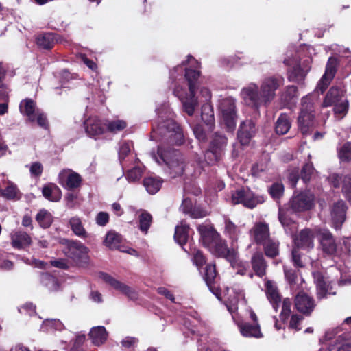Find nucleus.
<instances>
[{
  "mask_svg": "<svg viewBox=\"0 0 351 351\" xmlns=\"http://www.w3.org/2000/svg\"><path fill=\"white\" fill-rule=\"evenodd\" d=\"M302 254L300 251V249L293 248L291 251V261L293 265L297 268H303L304 264L302 261Z\"/></svg>",
  "mask_w": 351,
  "mask_h": 351,
  "instance_id": "58",
  "label": "nucleus"
},
{
  "mask_svg": "<svg viewBox=\"0 0 351 351\" xmlns=\"http://www.w3.org/2000/svg\"><path fill=\"white\" fill-rule=\"evenodd\" d=\"M200 234V241L203 246L208 248L215 243L221 235L217 232L213 225L200 224L197 228Z\"/></svg>",
  "mask_w": 351,
  "mask_h": 351,
  "instance_id": "19",
  "label": "nucleus"
},
{
  "mask_svg": "<svg viewBox=\"0 0 351 351\" xmlns=\"http://www.w3.org/2000/svg\"><path fill=\"white\" fill-rule=\"evenodd\" d=\"M153 158L160 165L164 163L171 178L184 174L186 163L181 152L169 146L162 144L158 146L157 152L152 154Z\"/></svg>",
  "mask_w": 351,
  "mask_h": 351,
  "instance_id": "1",
  "label": "nucleus"
},
{
  "mask_svg": "<svg viewBox=\"0 0 351 351\" xmlns=\"http://www.w3.org/2000/svg\"><path fill=\"white\" fill-rule=\"evenodd\" d=\"M298 88L295 86H287L282 93L281 99L286 105L295 104L298 98Z\"/></svg>",
  "mask_w": 351,
  "mask_h": 351,
  "instance_id": "39",
  "label": "nucleus"
},
{
  "mask_svg": "<svg viewBox=\"0 0 351 351\" xmlns=\"http://www.w3.org/2000/svg\"><path fill=\"white\" fill-rule=\"evenodd\" d=\"M316 237L324 254L333 255L337 252L336 239L330 230L324 228L316 229Z\"/></svg>",
  "mask_w": 351,
  "mask_h": 351,
  "instance_id": "12",
  "label": "nucleus"
},
{
  "mask_svg": "<svg viewBox=\"0 0 351 351\" xmlns=\"http://www.w3.org/2000/svg\"><path fill=\"white\" fill-rule=\"evenodd\" d=\"M348 206L343 200H339L334 203L331 208L330 215L332 227L335 230H339L346 219Z\"/></svg>",
  "mask_w": 351,
  "mask_h": 351,
  "instance_id": "16",
  "label": "nucleus"
},
{
  "mask_svg": "<svg viewBox=\"0 0 351 351\" xmlns=\"http://www.w3.org/2000/svg\"><path fill=\"white\" fill-rule=\"evenodd\" d=\"M85 131L90 137H96L106 132L105 122L97 117L88 118L84 122Z\"/></svg>",
  "mask_w": 351,
  "mask_h": 351,
  "instance_id": "23",
  "label": "nucleus"
},
{
  "mask_svg": "<svg viewBox=\"0 0 351 351\" xmlns=\"http://www.w3.org/2000/svg\"><path fill=\"white\" fill-rule=\"evenodd\" d=\"M307 73L308 71H304L300 64H296L287 70V79L289 82L302 84L304 82Z\"/></svg>",
  "mask_w": 351,
  "mask_h": 351,
  "instance_id": "29",
  "label": "nucleus"
},
{
  "mask_svg": "<svg viewBox=\"0 0 351 351\" xmlns=\"http://www.w3.org/2000/svg\"><path fill=\"white\" fill-rule=\"evenodd\" d=\"M338 157L342 162H349L351 161V142L344 143L337 152Z\"/></svg>",
  "mask_w": 351,
  "mask_h": 351,
  "instance_id": "51",
  "label": "nucleus"
},
{
  "mask_svg": "<svg viewBox=\"0 0 351 351\" xmlns=\"http://www.w3.org/2000/svg\"><path fill=\"white\" fill-rule=\"evenodd\" d=\"M36 221L42 228L46 229L51 226L53 220L51 214L48 210L41 209L36 216Z\"/></svg>",
  "mask_w": 351,
  "mask_h": 351,
  "instance_id": "43",
  "label": "nucleus"
},
{
  "mask_svg": "<svg viewBox=\"0 0 351 351\" xmlns=\"http://www.w3.org/2000/svg\"><path fill=\"white\" fill-rule=\"evenodd\" d=\"M263 252L267 258L276 259L280 254V242L272 238L269 239L263 244Z\"/></svg>",
  "mask_w": 351,
  "mask_h": 351,
  "instance_id": "31",
  "label": "nucleus"
},
{
  "mask_svg": "<svg viewBox=\"0 0 351 351\" xmlns=\"http://www.w3.org/2000/svg\"><path fill=\"white\" fill-rule=\"evenodd\" d=\"M100 277L108 285L112 287L114 289L121 291L128 298L135 300L138 298L137 292L130 287L122 283L121 282L116 280L110 274L101 272Z\"/></svg>",
  "mask_w": 351,
  "mask_h": 351,
  "instance_id": "17",
  "label": "nucleus"
},
{
  "mask_svg": "<svg viewBox=\"0 0 351 351\" xmlns=\"http://www.w3.org/2000/svg\"><path fill=\"white\" fill-rule=\"evenodd\" d=\"M196 91L190 93L186 99L182 101L184 112L189 115L192 116L194 114L195 109L198 105L197 97H196Z\"/></svg>",
  "mask_w": 351,
  "mask_h": 351,
  "instance_id": "37",
  "label": "nucleus"
},
{
  "mask_svg": "<svg viewBox=\"0 0 351 351\" xmlns=\"http://www.w3.org/2000/svg\"><path fill=\"white\" fill-rule=\"evenodd\" d=\"M152 221V216L150 213L144 211L139 215V229L143 232L147 233Z\"/></svg>",
  "mask_w": 351,
  "mask_h": 351,
  "instance_id": "53",
  "label": "nucleus"
},
{
  "mask_svg": "<svg viewBox=\"0 0 351 351\" xmlns=\"http://www.w3.org/2000/svg\"><path fill=\"white\" fill-rule=\"evenodd\" d=\"M92 343L95 346L103 344L107 339L108 332L104 326L93 327L89 333Z\"/></svg>",
  "mask_w": 351,
  "mask_h": 351,
  "instance_id": "33",
  "label": "nucleus"
},
{
  "mask_svg": "<svg viewBox=\"0 0 351 351\" xmlns=\"http://www.w3.org/2000/svg\"><path fill=\"white\" fill-rule=\"evenodd\" d=\"M207 215V211L204 208L200 206H195L189 215L193 219H199L206 217Z\"/></svg>",
  "mask_w": 351,
  "mask_h": 351,
  "instance_id": "63",
  "label": "nucleus"
},
{
  "mask_svg": "<svg viewBox=\"0 0 351 351\" xmlns=\"http://www.w3.org/2000/svg\"><path fill=\"white\" fill-rule=\"evenodd\" d=\"M131 152L130 143L128 141H123L120 144L119 149V160L123 167V161Z\"/></svg>",
  "mask_w": 351,
  "mask_h": 351,
  "instance_id": "57",
  "label": "nucleus"
},
{
  "mask_svg": "<svg viewBox=\"0 0 351 351\" xmlns=\"http://www.w3.org/2000/svg\"><path fill=\"white\" fill-rule=\"evenodd\" d=\"M285 187L281 182H274L268 189V193L271 198L275 200H279L284 195Z\"/></svg>",
  "mask_w": 351,
  "mask_h": 351,
  "instance_id": "50",
  "label": "nucleus"
},
{
  "mask_svg": "<svg viewBox=\"0 0 351 351\" xmlns=\"http://www.w3.org/2000/svg\"><path fill=\"white\" fill-rule=\"evenodd\" d=\"M201 110L202 120L209 130H212L215 123L214 111L212 106L208 103L204 104L202 106Z\"/></svg>",
  "mask_w": 351,
  "mask_h": 351,
  "instance_id": "35",
  "label": "nucleus"
},
{
  "mask_svg": "<svg viewBox=\"0 0 351 351\" xmlns=\"http://www.w3.org/2000/svg\"><path fill=\"white\" fill-rule=\"evenodd\" d=\"M32 243L31 237L25 232L17 231L11 236V245L16 250L29 247Z\"/></svg>",
  "mask_w": 351,
  "mask_h": 351,
  "instance_id": "25",
  "label": "nucleus"
},
{
  "mask_svg": "<svg viewBox=\"0 0 351 351\" xmlns=\"http://www.w3.org/2000/svg\"><path fill=\"white\" fill-rule=\"evenodd\" d=\"M314 171L315 168L311 162L306 163L303 165L300 171V178L305 184L311 181Z\"/></svg>",
  "mask_w": 351,
  "mask_h": 351,
  "instance_id": "54",
  "label": "nucleus"
},
{
  "mask_svg": "<svg viewBox=\"0 0 351 351\" xmlns=\"http://www.w3.org/2000/svg\"><path fill=\"white\" fill-rule=\"evenodd\" d=\"M201 75V72L199 70L188 67L185 69L184 77L187 82L189 86V91L193 93L197 90L199 86V78Z\"/></svg>",
  "mask_w": 351,
  "mask_h": 351,
  "instance_id": "30",
  "label": "nucleus"
},
{
  "mask_svg": "<svg viewBox=\"0 0 351 351\" xmlns=\"http://www.w3.org/2000/svg\"><path fill=\"white\" fill-rule=\"evenodd\" d=\"M104 244L110 249H115L119 247V235L114 232L110 231L104 241Z\"/></svg>",
  "mask_w": 351,
  "mask_h": 351,
  "instance_id": "52",
  "label": "nucleus"
},
{
  "mask_svg": "<svg viewBox=\"0 0 351 351\" xmlns=\"http://www.w3.org/2000/svg\"><path fill=\"white\" fill-rule=\"evenodd\" d=\"M210 252L217 258H223L227 261L232 258V255L235 253L233 250L228 248L226 240L219 237L215 243L208 248Z\"/></svg>",
  "mask_w": 351,
  "mask_h": 351,
  "instance_id": "22",
  "label": "nucleus"
},
{
  "mask_svg": "<svg viewBox=\"0 0 351 351\" xmlns=\"http://www.w3.org/2000/svg\"><path fill=\"white\" fill-rule=\"evenodd\" d=\"M231 201L233 204H241L244 207L253 209L265 202L264 196L255 194L250 188L241 187L232 193Z\"/></svg>",
  "mask_w": 351,
  "mask_h": 351,
  "instance_id": "7",
  "label": "nucleus"
},
{
  "mask_svg": "<svg viewBox=\"0 0 351 351\" xmlns=\"http://www.w3.org/2000/svg\"><path fill=\"white\" fill-rule=\"evenodd\" d=\"M285 82L284 77L280 74H275L264 78L261 87L260 92L263 104L267 106L276 97V91Z\"/></svg>",
  "mask_w": 351,
  "mask_h": 351,
  "instance_id": "8",
  "label": "nucleus"
},
{
  "mask_svg": "<svg viewBox=\"0 0 351 351\" xmlns=\"http://www.w3.org/2000/svg\"><path fill=\"white\" fill-rule=\"evenodd\" d=\"M221 121L226 130L232 132L236 128L237 114L234 100L232 98L223 99L220 104Z\"/></svg>",
  "mask_w": 351,
  "mask_h": 351,
  "instance_id": "9",
  "label": "nucleus"
},
{
  "mask_svg": "<svg viewBox=\"0 0 351 351\" xmlns=\"http://www.w3.org/2000/svg\"><path fill=\"white\" fill-rule=\"evenodd\" d=\"M36 107V102L32 99L26 98L21 101L19 110L21 114L25 116H31L35 113Z\"/></svg>",
  "mask_w": 351,
  "mask_h": 351,
  "instance_id": "48",
  "label": "nucleus"
},
{
  "mask_svg": "<svg viewBox=\"0 0 351 351\" xmlns=\"http://www.w3.org/2000/svg\"><path fill=\"white\" fill-rule=\"evenodd\" d=\"M241 95L247 105H251L255 108H258L263 104L261 92L258 93V86L251 84L241 90Z\"/></svg>",
  "mask_w": 351,
  "mask_h": 351,
  "instance_id": "20",
  "label": "nucleus"
},
{
  "mask_svg": "<svg viewBox=\"0 0 351 351\" xmlns=\"http://www.w3.org/2000/svg\"><path fill=\"white\" fill-rule=\"evenodd\" d=\"M339 66V60L334 56L328 58L324 75L329 77L328 78L333 79L337 72Z\"/></svg>",
  "mask_w": 351,
  "mask_h": 351,
  "instance_id": "47",
  "label": "nucleus"
},
{
  "mask_svg": "<svg viewBox=\"0 0 351 351\" xmlns=\"http://www.w3.org/2000/svg\"><path fill=\"white\" fill-rule=\"evenodd\" d=\"M60 243L65 246L63 250L64 254L76 264L81 265L88 263L89 250L82 242L64 239Z\"/></svg>",
  "mask_w": 351,
  "mask_h": 351,
  "instance_id": "6",
  "label": "nucleus"
},
{
  "mask_svg": "<svg viewBox=\"0 0 351 351\" xmlns=\"http://www.w3.org/2000/svg\"><path fill=\"white\" fill-rule=\"evenodd\" d=\"M69 223L71 230L76 236L82 239H85L88 237V234L79 217L75 216L71 217Z\"/></svg>",
  "mask_w": 351,
  "mask_h": 351,
  "instance_id": "36",
  "label": "nucleus"
},
{
  "mask_svg": "<svg viewBox=\"0 0 351 351\" xmlns=\"http://www.w3.org/2000/svg\"><path fill=\"white\" fill-rule=\"evenodd\" d=\"M189 225L185 220H182L180 225L175 228L174 239L180 245L184 246L188 242L189 237Z\"/></svg>",
  "mask_w": 351,
  "mask_h": 351,
  "instance_id": "28",
  "label": "nucleus"
},
{
  "mask_svg": "<svg viewBox=\"0 0 351 351\" xmlns=\"http://www.w3.org/2000/svg\"><path fill=\"white\" fill-rule=\"evenodd\" d=\"M295 309L303 315L311 316L316 307L315 299L303 291H299L294 298Z\"/></svg>",
  "mask_w": 351,
  "mask_h": 351,
  "instance_id": "13",
  "label": "nucleus"
},
{
  "mask_svg": "<svg viewBox=\"0 0 351 351\" xmlns=\"http://www.w3.org/2000/svg\"><path fill=\"white\" fill-rule=\"evenodd\" d=\"M298 128L303 136L312 133L315 127V112L311 98L303 97L301 99V108L297 119Z\"/></svg>",
  "mask_w": 351,
  "mask_h": 351,
  "instance_id": "4",
  "label": "nucleus"
},
{
  "mask_svg": "<svg viewBox=\"0 0 351 351\" xmlns=\"http://www.w3.org/2000/svg\"><path fill=\"white\" fill-rule=\"evenodd\" d=\"M191 255L192 256V262L199 271L206 266L207 263V257L206 254L199 249L193 248L191 250Z\"/></svg>",
  "mask_w": 351,
  "mask_h": 351,
  "instance_id": "40",
  "label": "nucleus"
},
{
  "mask_svg": "<svg viewBox=\"0 0 351 351\" xmlns=\"http://www.w3.org/2000/svg\"><path fill=\"white\" fill-rule=\"evenodd\" d=\"M143 169L139 166H135L127 171L125 177L129 182H133L139 180L142 177Z\"/></svg>",
  "mask_w": 351,
  "mask_h": 351,
  "instance_id": "55",
  "label": "nucleus"
},
{
  "mask_svg": "<svg viewBox=\"0 0 351 351\" xmlns=\"http://www.w3.org/2000/svg\"><path fill=\"white\" fill-rule=\"evenodd\" d=\"M265 293L267 299L271 304L276 311L281 303V296L278 291L277 287L274 285L273 282L268 280L265 282Z\"/></svg>",
  "mask_w": 351,
  "mask_h": 351,
  "instance_id": "26",
  "label": "nucleus"
},
{
  "mask_svg": "<svg viewBox=\"0 0 351 351\" xmlns=\"http://www.w3.org/2000/svg\"><path fill=\"white\" fill-rule=\"evenodd\" d=\"M82 182V178L81 176L76 172L71 171V173L67 176L65 184H62V186L68 190H73L79 188Z\"/></svg>",
  "mask_w": 351,
  "mask_h": 351,
  "instance_id": "45",
  "label": "nucleus"
},
{
  "mask_svg": "<svg viewBox=\"0 0 351 351\" xmlns=\"http://www.w3.org/2000/svg\"><path fill=\"white\" fill-rule=\"evenodd\" d=\"M227 143L228 138L225 135L215 132L204 152L205 162L209 166L218 163L222 158Z\"/></svg>",
  "mask_w": 351,
  "mask_h": 351,
  "instance_id": "5",
  "label": "nucleus"
},
{
  "mask_svg": "<svg viewBox=\"0 0 351 351\" xmlns=\"http://www.w3.org/2000/svg\"><path fill=\"white\" fill-rule=\"evenodd\" d=\"M291 127L289 116L286 113H281L275 123V132L278 135L287 134Z\"/></svg>",
  "mask_w": 351,
  "mask_h": 351,
  "instance_id": "32",
  "label": "nucleus"
},
{
  "mask_svg": "<svg viewBox=\"0 0 351 351\" xmlns=\"http://www.w3.org/2000/svg\"><path fill=\"white\" fill-rule=\"evenodd\" d=\"M237 326L240 333L245 337L259 339L263 337L259 323L241 320L237 322Z\"/></svg>",
  "mask_w": 351,
  "mask_h": 351,
  "instance_id": "21",
  "label": "nucleus"
},
{
  "mask_svg": "<svg viewBox=\"0 0 351 351\" xmlns=\"http://www.w3.org/2000/svg\"><path fill=\"white\" fill-rule=\"evenodd\" d=\"M163 182L160 177L151 175L143 178V185L148 193L154 195L160 191Z\"/></svg>",
  "mask_w": 351,
  "mask_h": 351,
  "instance_id": "27",
  "label": "nucleus"
},
{
  "mask_svg": "<svg viewBox=\"0 0 351 351\" xmlns=\"http://www.w3.org/2000/svg\"><path fill=\"white\" fill-rule=\"evenodd\" d=\"M193 133L199 142L204 143L207 141V135L201 124H196L193 129Z\"/></svg>",
  "mask_w": 351,
  "mask_h": 351,
  "instance_id": "62",
  "label": "nucleus"
},
{
  "mask_svg": "<svg viewBox=\"0 0 351 351\" xmlns=\"http://www.w3.org/2000/svg\"><path fill=\"white\" fill-rule=\"evenodd\" d=\"M316 236V230L304 228L301 230L293 239L294 245L293 248L310 250L314 247V238Z\"/></svg>",
  "mask_w": 351,
  "mask_h": 351,
  "instance_id": "15",
  "label": "nucleus"
},
{
  "mask_svg": "<svg viewBox=\"0 0 351 351\" xmlns=\"http://www.w3.org/2000/svg\"><path fill=\"white\" fill-rule=\"evenodd\" d=\"M317 298L322 300L326 297L328 290V285L325 281L324 276L318 274L315 278Z\"/></svg>",
  "mask_w": 351,
  "mask_h": 351,
  "instance_id": "44",
  "label": "nucleus"
},
{
  "mask_svg": "<svg viewBox=\"0 0 351 351\" xmlns=\"http://www.w3.org/2000/svg\"><path fill=\"white\" fill-rule=\"evenodd\" d=\"M250 235L254 243L261 245L271 239L269 225L265 222L256 223L250 230Z\"/></svg>",
  "mask_w": 351,
  "mask_h": 351,
  "instance_id": "18",
  "label": "nucleus"
},
{
  "mask_svg": "<svg viewBox=\"0 0 351 351\" xmlns=\"http://www.w3.org/2000/svg\"><path fill=\"white\" fill-rule=\"evenodd\" d=\"M36 42L40 48L49 50L55 45V34L50 32L39 34L36 37Z\"/></svg>",
  "mask_w": 351,
  "mask_h": 351,
  "instance_id": "34",
  "label": "nucleus"
},
{
  "mask_svg": "<svg viewBox=\"0 0 351 351\" xmlns=\"http://www.w3.org/2000/svg\"><path fill=\"white\" fill-rule=\"evenodd\" d=\"M250 263L256 276L263 278L266 275L267 263L262 252H254L251 257Z\"/></svg>",
  "mask_w": 351,
  "mask_h": 351,
  "instance_id": "24",
  "label": "nucleus"
},
{
  "mask_svg": "<svg viewBox=\"0 0 351 351\" xmlns=\"http://www.w3.org/2000/svg\"><path fill=\"white\" fill-rule=\"evenodd\" d=\"M314 205V195L308 191L294 194L289 201V206L293 212L311 210Z\"/></svg>",
  "mask_w": 351,
  "mask_h": 351,
  "instance_id": "11",
  "label": "nucleus"
},
{
  "mask_svg": "<svg viewBox=\"0 0 351 351\" xmlns=\"http://www.w3.org/2000/svg\"><path fill=\"white\" fill-rule=\"evenodd\" d=\"M128 126V123L125 121L121 119L116 120H106L105 128L106 131H108L112 134H117L119 132L125 130Z\"/></svg>",
  "mask_w": 351,
  "mask_h": 351,
  "instance_id": "41",
  "label": "nucleus"
},
{
  "mask_svg": "<svg viewBox=\"0 0 351 351\" xmlns=\"http://www.w3.org/2000/svg\"><path fill=\"white\" fill-rule=\"evenodd\" d=\"M347 90L343 84L332 86L327 91L322 106H333V112L336 117L343 118L348 112L350 104L347 98Z\"/></svg>",
  "mask_w": 351,
  "mask_h": 351,
  "instance_id": "2",
  "label": "nucleus"
},
{
  "mask_svg": "<svg viewBox=\"0 0 351 351\" xmlns=\"http://www.w3.org/2000/svg\"><path fill=\"white\" fill-rule=\"evenodd\" d=\"M240 230L230 219H225L224 233L232 240H237Z\"/></svg>",
  "mask_w": 351,
  "mask_h": 351,
  "instance_id": "49",
  "label": "nucleus"
},
{
  "mask_svg": "<svg viewBox=\"0 0 351 351\" xmlns=\"http://www.w3.org/2000/svg\"><path fill=\"white\" fill-rule=\"evenodd\" d=\"M36 115L37 124L45 130H49V125L46 114L44 112H37Z\"/></svg>",
  "mask_w": 351,
  "mask_h": 351,
  "instance_id": "64",
  "label": "nucleus"
},
{
  "mask_svg": "<svg viewBox=\"0 0 351 351\" xmlns=\"http://www.w3.org/2000/svg\"><path fill=\"white\" fill-rule=\"evenodd\" d=\"M42 193L43 195L49 201L58 202L61 198L60 190L54 184L44 186Z\"/></svg>",
  "mask_w": 351,
  "mask_h": 351,
  "instance_id": "38",
  "label": "nucleus"
},
{
  "mask_svg": "<svg viewBox=\"0 0 351 351\" xmlns=\"http://www.w3.org/2000/svg\"><path fill=\"white\" fill-rule=\"evenodd\" d=\"M152 132L167 138L168 143L181 145L184 143V135L181 126L172 119L162 122L156 127L152 125Z\"/></svg>",
  "mask_w": 351,
  "mask_h": 351,
  "instance_id": "3",
  "label": "nucleus"
},
{
  "mask_svg": "<svg viewBox=\"0 0 351 351\" xmlns=\"http://www.w3.org/2000/svg\"><path fill=\"white\" fill-rule=\"evenodd\" d=\"M328 77H327L324 75H322L316 86V90L317 91V93L322 95L326 90L331 81L333 80Z\"/></svg>",
  "mask_w": 351,
  "mask_h": 351,
  "instance_id": "60",
  "label": "nucleus"
},
{
  "mask_svg": "<svg viewBox=\"0 0 351 351\" xmlns=\"http://www.w3.org/2000/svg\"><path fill=\"white\" fill-rule=\"evenodd\" d=\"M228 261L230 262V265L237 270V274L241 276H245L247 274L249 267L247 263L238 259L236 253H234L232 255V258H229Z\"/></svg>",
  "mask_w": 351,
  "mask_h": 351,
  "instance_id": "46",
  "label": "nucleus"
},
{
  "mask_svg": "<svg viewBox=\"0 0 351 351\" xmlns=\"http://www.w3.org/2000/svg\"><path fill=\"white\" fill-rule=\"evenodd\" d=\"M285 277L290 285H294L297 282L298 274L297 271L292 269L284 267L283 268Z\"/></svg>",
  "mask_w": 351,
  "mask_h": 351,
  "instance_id": "59",
  "label": "nucleus"
},
{
  "mask_svg": "<svg viewBox=\"0 0 351 351\" xmlns=\"http://www.w3.org/2000/svg\"><path fill=\"white\" fill-rule=\"evenodd\" d=\"M342 192L348 200H351V176H346L344 177Z\"/></svg>",
  "mask_w": 351,
  "mask_h": 351,
  "instance_id": "61",
  "label": "nucleus"
},
{
  "mask_svg": "<svg viewBox=\"0 0 351 351\" xmlns=\"http://www.w3.org/2000/svg\"><path fill=\"white\" fill-rule=\"evenodd\" d=\"M291 302L288 298H286L282 301V311L280 314V318L282 322H286L290 317L291 310Z\"/></svg>",
  "mask_w": 351,
  "mask_h": 351,
  "instance_id": "56",
  "label": "nucleus"
},
{
  "mask_svg": "<svg viewBox=\"0 0 351 351\" xmlns=\"http://www.w3.org/2000/svg\"><path fill=\"white\" fill-rule=\"evenodd\" d=\"M203 271H199L202 275L207 287L210 292H212L217 299H221V289L218 283V274L216 269L215 263H210L206 264Z\"/></svg>",
  "mask_w": 351,
  "mask_h": 351,
  "instance_id": "10",
  "label": "nucleus"
},
{
  "mask_svg": "<svg viewBox=\"0 0 351 351\" xmlns=\"http://www.w3.org/2000/svg\"><path fill=\"white\" fill-rule=\"evenodd\" d=\"M257 128L251 119L242 121L237 131V138L242 146H248L251 140L255 136Z\"/></svg>",
  "mask_w": 351,
  "mask_h": 351,
  "instance_id": "14",
  "label": "nucleus"
},
{
  "mask_svg": "<svg viewBox=\"0 0 351 351\" xmlns=\"http://www.w3.org/2000/svg\"><path fill=\"white\" fill-rule=\"evenodd\" d=\"M0 196L8 200H19L21 197L20 192L16 185L11 182H8V186L4 190H1Z\"/></svg>",
  "mask_w": 351,
  "mask_h": 351,
  "instance_id": "42",
  "label": "nucleus"
}]
</instances>
